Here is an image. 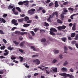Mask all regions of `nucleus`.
<instances>
[{"label": "nucleus", "mask_w": 78, "mask_h": 78, "mask_svg": "<svg viewBox=\"0 0 78 78\" xmlns=\"http://www.w3.org/2000/svg\"><path fill=\"white\" fill-rule=\"evenodd\" d=\"M36 11V9H32L28 11V13L30 15H33L34 14V12Z\"/></svg>", "instance_id": "nucleus-1"}, {"label": "nucleus", "mask_w": 78, "mask_h": 78, "mask_svg": "<svg viewBox=\"0 0 78 78\" xmlns=\"http://www.w3.org/2000/svg\"><path fill=\"white\" fill-rule=\"evenodd\" d=\"M15 33L16 34H18V35H20V34L21 36H23V35H24V34H25L27 33L26 32H22L18 31H16Z\"/></svg>", "instance_id": "nucleus-2"}, {"label": "nucleus", "mask_w": 78, "mask_h": 78, "mask_svg": "<svg viewBox=\"0 0 78 78\" xmlns=\"http://www.w3.org/2000/svg\"><path fill=\"white\" fill-rule=\"evenodd\" d=\"M17 20H16L14 19L12 20V23L14 24V25L16 26L18 25V23H17Z\"/></svg>", "instance_id": "nucleus-3"}, {"label": "nucleus", "mask_w": 78, "mask_h": 78, "mask_svg": "<svg viewBox=\"0 0 78 78\" xmlns=\"http://www.w3.org/2000/svg\"><path fill=\"white\" fill-rule=\"evenodd\" d=\"M30 3V2L28 1H25L23 2H20L18 3V4L19 5H23L24 3Z\"/></svg>", "instance_id": "nucleus-4"}, {"label": "nucleus", "mask_w": 78, "mask_h": 78, "mask_svg": "<svg viewBox=\"0 0 78 78\" xmlns=\"http://www.w3.org/2000/svg\"><path fill=\"white\" fill-rule=\"evenodd\" d=\"M33 62H36V64H37V65H39V64L41 63V62L38 59H36V60H34L33 61Z\"/></svg>", "instance_id": "nucleus-5"}, {"label": "nucleus", "mask_w": 78, "mask_h": 78, "mask_svg": "<svg viewBox=\"0 0 78 78\" xmlns=\"http://www.w3.org/2000/svg\"><path fill=\"white\" fill-rule=\"evenodd\" d=\"M5 53H4V55L5 56H7L9 54V51L6 49L5 50Z\"/></svg>", "instance_id": "nucleus-6"}, {"label": "nucleus", "mask_w": 78, "mask_h": 78, "mask_svg": "<svg viewBox=\"0 0 78 78\" xmlns=\"http://www.w3.org/2000/svg\"><path fill=\"white\" fill-rule=\"evenodd\" d=\"M72 29L73 31L76 30V23H73V26L72 27Z\"/></svg>", "instance_id": "nucleus-7"}, {"label": "nucleus", "mask_w": 78, "mask_h": 78, "mask_svg": "<svg viewBox=\"0 0 78 78\" xmlns=\"http://www.w3.org/2000/svg\"><path fill=\"white\" fill-rule=\"evenodd\" d=\"M67 74H66V73L59 74V75H61V76H66V77H67Z\"/></svg>", "instance_id": "nucleus-8"}, {"label": "nucleus", "mask_w": 78, "mask_h": 78, "mask_svg": "<svg viewBox=\"0 0 78 78\" xmlns=\"http://www.w3.org/2000/svg\"><path fill=\"white\" fill-rule=\"evenodd\" d=\"M62 72H67V69L66 67H63L61 69Z\"/></svg>", "instance_id": "nucleus-9"}, {"label": "nucleus", "mask_w": 78, "mask_h": 78, "mask_svg": "<svg viewBox=\"0 0 78 78\" xmlns=\"http://www.w3.org/2000/svg\"><path fill=\"white\" fill-rule=\"evenodd\" d=\"M67 77H69V78H74V76L72 75V74H68L67 75Z\"/></svg>", "instance_id": "nucleus-10"}, {"label": "nucleus", "mask_w": 78, "mask_h": 78, "mask_svg": "<svg viewBox=\"0 0 78 78\" xmlns=\"http://www.w3.org/2000/svg\"><path fill=\"white\" fill-rule=\"evenodd\" d=\"M55 8H57L59 6V5L58 4V2L57 1H56L55 3Z\"/></svg>", "instance_id": "nucleus-11"}, {"label": "nucleus", "mask_w": 78, "mask_h": 78, "mask_svg": "<svg viewBox=\"0 0 78 78\" xmlns=\"http://www.w3.org/2000/svg\"><path fill=\"white\" fill-rule=\"evenodd\" d=\"M50 30L51 31H53L54 32H57V31L55 28H51L50 29Z\"/></svg>", "instance_id": "nucleus-12"}, {"label": "nucleus", "mask_w": 78, "mask_h": 78, "mask_svg": "<svg viewBox=\"0 0 78 78\" xmlns=\"http://www.w3.org/2000/svg\"><path fill=\"white\" fill-rule=\"evenodd\" d=\"M30 20V19H29V17L28 16H25L24 17V21L25 22H27L28 20Z\"/></svg>", "instance_id": "nucleus-13"}, {"label": "nucleus", "mask_w": 78, "mask_h": 78, "mask_svg": "<svg viewBox=\"0 0 78 78\" xmlns=\"http://www.w3.org/2000/svg\"><path fill=\"white\" fill-rule=\"evenodd\" d=\"M30 25V24H25L23 25V27H24L25 28H27V27H29Z\"/></svg>", "instance_id": "nucleus-14"}, {"label": "nucleus", "mask_w": 78, "mask_h": 78, "mask_svg": "<svg viewBox=\"0 0 78 78\" xmlns=\"http://www.w3.org/2000/svg\"><path fill=\"white\" fill-rule=\"evenodd\" d=\"M1 23H6V20L3 18H2L1 20H0Z\"/></svg>", "instance_id": "nucleus-15"}, {"label": "nucleus", "mask_w": 78, "mask_h": 78, "mask_svg": "<svg viewBox=\"0 0 78 78\" xmlns=\"http://www.w3.org/2000/svg\"><path fill=\"white\" fill-rule=\"evenodd\" d=\"M57 22L58 23H60L61 24H62L63 23L62 21L59 19H58L57 20Z\"/></svg>", "instance_id": "nucleus-16"}, {"label": "nucleus", "mask_w": 78, "mask_h": 78, "mask_svg": "<svg viewBox=\"0 0 78 78\" xmlns=\"http://www.w3.org/2000/svg\"><path fill=\"white\" fill-rule=\"evenodd\" d=\"M62 41L63 42H66L67 40V38L66 37H63L61 38Z\"/></svg>", "instance_id": "nucleus-17"}, {"label": "nucleus", "mask_w": 78, "mask_h": 78, "mask_svg": "<svg viewBox=\"0 0 78 78\" xmlns=\"http://www.w3.org/2000/svg\"><path fill=\"white\" fill-rule=\"evenodd\" d=\"M24 20V18H22L21 19H19L18 20V22H23Z\"/></svg>", "instance_id": "nucleus-18"}, {"label": "nucleus", "mask_w": 78, "mask_h": 78, "mask_svg": "<svg viewBox=\"0 0 78 78\" xmlns=\"http://www.w3.org/2000/svg\"><path fill=\"white\" fill-rule=\"evenodd\" d=\"M64 14H62L61 15V19L62 20H64Z\"/></svg>", "instance_id": "nucleus-19"}, {"label": "nucleus", "mask_w": 78, "mask_h": 78, "mask_svg": "<svg viewBox=\"0 0 78 78\" xmlns=\"http://www.w3.org/2000/svg\"><path fill=\"white\" fill-rule=\"evenodd\" d=\"M25 41H23L20 44V45L21 46V47H23V45L25 44Z\"/></svg>", "instance_id": "nucleus-20"}, {"label": "nucleus", "mask_w": 78, "mask_h": 78, "mask_svg": "<svg viewBox=\"0 0 78 78\" xmlns=\"http://www.w3.org/2000/svg\"><path fill=\"white\" fill-rule=\"evenodd\" d=\"M51 35H52V36H55V34L52 31H51V30L49 31Z\"/></svg>", "instance_id": "nucleus-21"}, {"label": "nucleus", "mask_w": 78, "mask_h": 78, "mask_svg": "<svg viewBox=\"0 0 78 78\" xmlns=\"http://www.w3.org/2000/svg\"><path fill=\"white\" fill-rule=\"evenodd\" d=\"M75 15H78V13L73 14L71 16L70 18L72 20H73V16H75Z\"/></svg>", "instance_id": "nucleus-22"}, {"label": "nucleus", "mask_w": 78, "mask_h": 78, "mask_svg": "<svg viewBox=\"0 0 78 78\" xmlns=\"http://www.w3.org/2000/svg\"><path fill=\"white\" fill-rule=\"evenodd\" d=\"M41 42H46V39L45 38H43L41 40Z\"/></svg>", "instance_id": "nucleus-23"}, {"label": "nucleus", "mask_w": 78, "mask_h": 78, "mask_svg": "<svg viewBox=\"0 0 78 78\" xmlns=\"http://www.w3.org/2000/svg\"><path fill=\"white\" fill-rule=\"evenodd\" d=\"M75 36V33H72L71 34V37H74Z\"/></svg>", "instance_id": "nucleus-24"}, {"label": "nucleus", "mask_w": 78, "mask_h": 78, "mask_svg": "<svg viewBox=\"0 0 78 78\" xmlns=\"http://www.w3.org/2000/svg\"><path fill=\"white\" fill-rule=\"evenodd\" d=\"M44 25L45 27H48V26H49V24L47 22H45Z\"/></svg>", "instance_id": "nucleus-25"}, {"label": "nucleus", "mask_w": 78, "mask_h": 78, "mask_svg": "<svg viewBox=\"0 0 78 78\" xmlns=\"http://www.w3.org/2000/svg\"><path fill=\"white\" fill-rule=\"evenodd\" d=\"M12 8H13V6H12L11 5H9L8 7V9H12Z\"/></svg>", "instance_id": "nucleus-26"}, {"label": "nucleus", "mask_w": 78, "mask_h": 78, "mask_svg": "<svg viewBox=\"0 0 78 78\" xmlns=\"http://www.w3.org/2000/svg\"><path fill=\"white\" fill-rule=\"evenodd\" d=\"M16 9H17V10H18V11H19V12H21V9H20V8L19 7H16Z\"/></svg>", "instance_id": "nucleus-27"}, {"label": "nucleus", "mask_w": 78, "mask_h": 78, "mask_svg": "<svg viewBox=\"0 0 78 78\" xmlns=\"http://www.w3.org/2000/svg\"><path fill=\"white\" fill-rule=\"evenodd\" d=\"M64 49L65 50V53H67V52L66 51H67V47L66 46H65L64 47Z\"/></svg>", "instance_id": "nucleus-28"}, {"label": "nucleus", "mask_w": 78, "mask_h": 78, "mask_svg": "<svg viewBox=\"0 0 78 78\" xmlns=\"http://www.w3.org/2000/svg\"><path fill=\"white\" fill-rule=\"evenodd\" d=\"M19 58L20 59V62H22L23 61V58L22 57L19 56Z\"/></svg>", "instance_id": "nucleus-29"}, {"label": "nucleus", "mask_w": 78, "mask_h": 78, "mask_svg": "<svg viewBox=\"0 0 78 78\" xmlns=\"http://www.w3.org/2000/svg\"><path fill=\"white\" fill-rule=\"evenodd\" d=\"M68 10L69 11H74V9H73V8L70 7L68 8Z\"/></svg>", "instance_id": "nucleus-30"}, {"label": "nucleus", "mask_w": 78, "mask_h": 78, "mask_svg": "<svg viewBox=\"0 0 78 78\" xmlns=\"http://www.w3.org/2000/svg\"><path fill=\"white\" fill-rule=\"evenodd\" d=\"M33 30L35 33H36V32H37V31L38 30H39V28H36L35 29H34Z\"/></svg>", "instance_id": "nucleus-31"}, {"label": "nucleus", "mask_w": 78, "mask_h": 78, "mask_svg": "<svg viewBox=\"0 0 78 78\" xmlns=\"http://www.w3.org/2000/svg\"><path fill=\"white\" fill-rule=\"evenodd\" d=\"M0 34H5V33L3 30H0Z\"/></svg>", "instance_id": "nucleus-32"}, {"label": "nucleus", "mask_w": 78, "mask_h": 78, "mask_svg": "<svg viewBox=\"0 0 78 78\" xmlns=\"http://www.w3.org/2000/svg\"><path fill=\"white\" fill-rule=\"evenodd\" d=\"M78 34H76L75 36V37L74 38L75 40H78Z\"/></svg>", "instance_id": "nucleus-33"}, {"label": "nucleus", "mask_w": 78, "mask_h": 78, "mask_svg": "<svg viewBox=\"0 0 78 78\" xmlns=\"http://www.w3.org/2000/svg\"><path fill=\"white\" fill-rule=\"evenodd\" d=\"M13 43L15 44L16 45H18L19 44V42H17L16 41H13Z\"/></svg>", "instance_id": "nucleus-34"}, {"label": "nucleus", "mask_w": 78, "mask_h": 78, "mask_svg": "<svg viewBox=\"0 0 78 78\" xmlns=\"http://www.w3.org/2000/svg\"><path fill=\"white\" fill-rule=\"evenodd\" d=\"M54 53L55 54H57L59 53V51L58 50H54Z\"/></svg>", "instance_id": "nucleus-35"}, {"label": "nucleus", "mask_w": 78, "mask_h": 78, "mask_svg": "<svg viewBox=\"0 0 78 78\" xmlns=\"http://www.w3.org/2000/svg\"><path fill=\"white\" fill-rule=\"evenodd\" d=\"M62 27V30H64L66 28V26L63 25L62 26H61Z\"/></svg>", "instance_id": "nucleus-36"}, {"label": "nucleus", "mask_w": 78, "mask_h": 78, "mask_svg": "<svg viewBox=\"0 0 78 78\" xmlns=\"http://www.w3.org/2000/svg\"><path fill=\"white\" fill-rule=\"evenodd\" d=\"M5 48H6V47H5V46H2L1 47V50H4Z\"/></svg>", "instance_id": "nucleus-37"}, {"label": "nucleus", "mask_w": 78, "mask_h": 78, "mask_svg": "<svg viewBox=\"0 0 78 78\" xmlns=\"http://www.w3.org/2000/svg\"><path fill=\"white\" fill-rule=\"evenodd\" d=\"M7 49L8 50H9L10 51L12 50H13L14 49V48H11V47H9Z\"/></svg>", "instance_id": "nucleus-38"}, {"label": "nucleus", "mask_w": 78, "mask_h": 78, "mask_svg": "<svg viewBox=\"0 0 78 78\" xmlns=\"http://www.w3.org/2000/svg\"><path fill=\"white\" fill-rule=\"evenodd\" d=\"M11 59L12 60H14V59H16V57L15 56H13L11 57Z\"/></svg>", "instance_id": "nucleus-39"}, {"label": "nucleus", "mask_w": 78, "mask_h": 78, "mask_svg": "<svg viewBox=\"0 0 78 78\" xmlns=\"http://www.w3.org/2000/svg\"><path fill=\"white\" fill-rule=\"evenodd\" d=\"M57 28L59 31H61V30H62V28L61 27V26H59L57 27Z\"/></svg>", "instance_id": "nucleus-40"}, {"label": "nucleus", "mask_w": 78, "mask_h": 78, "mask_svg": "<svg viewBox=\"0 0 78 78\" xmlns=\"http://www.w3.org/2000/svg\"><path fill=\"white\" fill-rule=\"evenodd\" d=\"M43 8L42 7H39V9L37 10V11H41V10H42L43 9Z\"/></svg>", "instance_id": "nucleus-41"}, {"label": "nucleus", "mask_w": 78, "mask_h": 78, "mask_svg": "<svg viewBox=\"0 0 78 78\" xmlns=\"http://www.w3.org/2000/svg\"><path fill=\"white\" fill-rule=\"evenodd\" d=\"M52 70L53 72H57V68H56L54 69H53Z\"/></svg>", "instance_id": "nucleus-42"}, {"label": "nucleus", "mask_w": 78, "mask_h": 78, "mask_svg": "<svg viewBox=\"0 0 78 78\" xmlns=\"http://www.w3.org/2000/svg\"><path fill=\"white\" fill-rule=\"evenodd\" d=\"M49 17L47 19V20L48 22H50V19H51V15L49 16Z\"/></svg>", "instance_id": "nucleus-43"}, {"label": "nucleus", "mask_w": 78, "mask_h": 78, "mask_svg": "<svg viewBox=\"0 0 78 78\" xmlns=\"http://www.w3.org/2000/svg\"><path fill=\"white\" fill-rule=\"evenodd\" d=\"M55 14L56 17H58V12H55Z\"/></svg>", "instance_id": "nucleus-44"}, {"label": "nucleus", "mask_w": 78, "mask_h": 78, "mask_svg": "<svg viewBox=\"0 0 78 78\" xmlns=\"http://www.w3.org/2000/svg\"><path fill=\"white\" fill-rule=\"evenodd\" d=\"M2 41L5 44H6L7 43V41L5 40V39H3L2 40Z\"/></svg>", "instance_id": "nucleus-45"}, {"label": "nucleus", "mask_w": 78, "mask_h": 78, "mask_svg": "<svg viewBox=\"0 0 78 78\" xmlns=\"http://www.w3.org/2000/svg\"><path fill=\"white\" fill-rule=\"evenodd\" d=\"M53 5H54V4H53V3L51 2L49 4V6H51Z\"/></svg>", "instance_id": "nucleus-46"}, {"label": "nucleus", "mask_w": 78, "mask_h": 78, "mask_svg": "<svg viewBox=\"0 0 78 78\" xmlns=\"http://www.w3.org/2000/svg\"><path fill=\"white\" fill-rule=\"evenodd\" d=\"M31 48H32V49H33V50H34V51H36V48H34V47L31 46Z\"/></svg>", "instance_id": "nucleus-47"}, {"label": "nucleus", "mask_w": 78, "mask_h": 78, "mask_svg": "<svg viewBox=\"0 0 78 78\" xmlns=\"http://www.w3.org/2000/svg\"><path fill=\"white\" fill-rule=\"evenodd\" d=\"M39 55H33L32 56V58H36V57H38Z\"/></svg>", "instance_id": "nucleus-48"}, {"label": "nucleus", "mask_w": 78, "mask_h": 78, "mask_svg": "<svg viewBox=\"0 0 78 78\" xmlns=\"http://www.w3.org/2000/svg\"><path fill=\"white\" fill-rule=\"evenodd\" d=\"M31 22H32V20H28L27 21V23H31Z\"/></svg>", "instance_id": "nucleus-49"}, {"label": "nucleus", "mask_w": 78, "mask_h": 78, "mask_svg": "<svg viewBox=\"0 0 78 78\" xmlns=\"http://www.w3.org/2000/svg\"><path fill=\"white\" fill-rule=\"evenodd\" d=\"M13 13L15 15H18L19 14V12H18L15 11Z\"/></svg>", "instance_id": "nucleus-50"}, {"label": "nucleus", "mask_w": 78, "mask_h": 78, "mask_svg": "<svg viewBox=\"0 0 78 78\" xmlns=\"http://www.w3.org/2000/svg\"><path fill=\"white\" fill-rule=\"evenodd\" d=\"M67 64H68V62H67L66 61L63 64V65L64 66H66V65H67Z\"/></svg>", "instance_id": "nucleus-51"}, {"label": "nucleus", "mask_w": 78, "mask_h": 78, "mask_svg": "<svg viewBox=\"0 0 78 78\" xmlns=\"http://www.w3.org/2000/svg\"><path fill=\"white\" fill-rule=\"evenodd\" d=\"M46 71V73H47V74H49L50 73V71H48L47 69H45Z\"/></svg>", "instance_id": "nucleus-52"}, {"label": "nucleus", "mask_w": 78, "mask_h": 78, "mask_svg": "<svg viewBox=\"0 0 78 78\" xmlns=\"http://www.w3.org/2000/svg\"><path fill=\"white\" fill-rule=\"evenodd\" d=\"M19 51L20 52V53H23V49H19Z\"/></svg>", "instance_id": "nucleus-53"}, {"label": "nucleus", "mask_w": 78, "mask_h": 78, "mask_svg": "<svg viewBox=\"0 0 78 78\" xmlns=\"http://www.w3.org/2000/svg\"><path fill=\"white\" fill-rule=\"evenodd\" d=\"M7 16H8V15L7 14H5L3 15V17H6Z\"/></svg>", "instance_id": "nucleus-54"}, {"label": "nucleus", "mask_w": 78, "mask_h": 78, "mask_svg": "<svg viewBox=\"0 0 78 78\" xmlns=\"http://www.w3.org/2000/svg\"><path fill=\"white\" fill-rule=\"evenodd\" d=\"M42 12H43V13H45L46 12V10L45 9H43L42 10Z\"/></svg>", "instance_id": "nucleus-55"}, {"label": "nucleus", "mask_w": 78, "mask_h": 78, "mask_svg": "<svg viewBox=\"0 0 78 78\" xmlns=\"http://www.w3.org/2000/svg\"><path fill=\"white\" fill-rule=\"evenodd\" d=\"M46 3H48L50 2V0H47V1L45 2Z\"/></svg>", "instance_id": "nucleus-56"}, {"label": "nucleus", "mask_w": 78, "mask_h": 78, "mask_svg": "<svg viewBox=\"0 0 78 78\" xmlns=\"http://www.w3.org/2000/svg\"><path fill=\"white\" fill-rule=\"evenodd\" d=\"M56 61H57V60H56V59H54L53 60V63H56Z\"/></svg>", "instance_id": "nucleus-57"}, {"label": "nucleus", "mask_w": 78, "mask_h": 78, "mask_svg": "<svg viewBox=\"0 0 78 78\" xmlns=\"http://www.w3.org/2000/svg\"><path fill=\"white\" fill-rule=\"evenodd\" d=\"M31 34H32V36H34V35L35 34H34V32L33 31H31Z\"/></svg>", "instance_id": "nucleus-58"}, {"label": "nucleus", "mask_w": 78, "mask_h": 78, "mask_svg": "<svg viewBox=\"0 0 78 78\" xmlns=\"http://www.w3.org/2000/svg\"><path fill=\"white\" fill-rule=\"evenodd\" d=\"M72 44L73 45H74V44H76V41H73L72 42Z\"/></svg>", "instance_id": "nucleus-59"}, {"label": "nucleus", "mask_w": 78, "mask_h": 78, "mask_svg": "<svg viewBox=\"0 0 78 78\" xmlns=\"http://www.w3.org/2000/svg\"><path fill=\"white\" fill-rule=\"evenodd\" d=\"M15 29H17V27H13L12 29V31H14V30H15Z\"/></svg>", "instance_id": "nucleus-60"}, {"label": "nucleus", "mask_w": 78, "mask_h": 78, "mask_svg": "<svg viewBox=\"0 0 78 78\" xmlns=\"http://www.w3.org/2000/svg\"><path fill=\"white\" fill-rule=\"evenodd\" d=\"M20 16L22 17H25V15L24 14H23L22 15H20Z\"/></svg>", "instance_id": "nucleus-61"}, {"label": "nucleus", "mask_w": 78, "mask_h": 78, "mask_svg": "<svg viewBox=\"0 0 78 78\" xmlns=\"http://www.w3.org/2000/svg\"><path fill=\"white\" fill-rule=\"evenodd\" d=\"M70 71L71 72H73V69L72 68L71 69H70Z\"/></svg>", "instance_id": "nucleus-62"}, {"label": "nucleus", "mask_w": 78, "mask_h": 78, "mask_svg": "<svg viewBox=\"0 0 78 78\" xmlns=\"http://www.w3.org/2000/svg\"><path fill=\"white\" fill-rule=\"evenodd\" d=\"M0 74H3V71H0Z\"/></svg>", "instance_id": "nucleus-63"}, {"label": "nucleus", "mask_w": 78, "mask_h": 78, "mask_svg": "<svg viewBox=\"0 0 78 78\" xmlns=\"http://www.w3.org/2000/svg\"><path fill=\"white\" fill-rule=\"evenodd\" d=\"M69 26L70 27H72V26L73 25V24L72 23H70L69 24Z\"/></svg>", "instance_id": "nucleus-64"}]
</instances>
